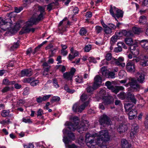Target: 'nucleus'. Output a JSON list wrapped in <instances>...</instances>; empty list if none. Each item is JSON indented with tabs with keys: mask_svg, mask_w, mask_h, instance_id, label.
Wrapping results in <instances>:
<instances>
[{
	"mask_svg": "<svg viewBox=\"0 0 148 148\" xmlns=\"http://www.w3.org/2000/svg\"><path fill=\"white\" fill-rule=\"evenodd\" d=\"M110 137L107 130H102L100 131L99 134H93V143L98 144L103 143L109 141Z\"/></svg>",
	"mask_w": 148,
	"mask_h": 148,
	"instance_id": "nucleus-1",
	"label": "nucleus"
},
{
	"mask_svg": "<svg viewBox=\"0 0 148 148\" xmlns=\"http://www.w3.org/2000/svg\"><path fill=\"white\" fill-rule=\"evenodd\" d=\"M66 124L68 126V128L71 131H74L77 129V131L81 133H83V131H86L89 127V125L86 123L85 124L84 123H81L80 125L77 126V125L75 126L74 125H71L72 124L71 122H67Z\"/></svg>",
	"mask_w": 148,
	"mask_h": 148,
	"instance_id": "nucleus-2",
	"label": "nucleus"
},
{
	"mask_svg": "<svg viewBox=\"0 0 148 148\" xmlns=\"http://www.w3.org/2000/svg\"><path fill=\"white\" fill-rule=\"evenodd\" d=\"M12 23L10 18L3 20L0 18V31L1 32L10 30Z\"/></svg>",
	"mask_w": 148,
	"mask_h": 148,
	"instance_id": "nucleus-3",
	"label": "nucleus"
},
{
	"mask_svg": "<svg viewBox=\"0 0 148 148\" xmlns=\"http://www.w3.org/2000/svg\"><path fill=\"white\" fill-rule=\"evenodd\" d=\"M129 81L127 84L124 85L127 87L128 85L130 86L131 89L133 91H139L140 85L137 84V82L134 78L130 77L128 79Z\"/></svg>",
	"mask_w": 148,
	"mask_h": 148,
	"instance_id": "nucleus-4",
	"label": "nucleus"
},
{
	"mask_svg": "<svg viewBox=\"0 0 148 148\" xmlns=\"http://www.w3.org/2000/svg\"><path fill=\"white\" fill-rule=\"evenodd\" d=\"M70 23L67 20V18H65L59 23L58 25V30L60 32L62 33L66 31L67 25H70Z\"/></svg>",
	"mask_w": 148,
	"mask_h": 148,
	"instance_id": "nucleus-5",
	"label": "nucleus"
},
{
	"mask_svg": "<svg viewBox=\"0 0 148 148\" xmlns=\"http://www.w3.org/2000/svg\"><path fill=\"white\" fill-rule=\"evenodd\" d=\"M45 14L40 13L37 18H31L27 21V24L30 25L36 24L43 19L44 16Z\"/></svg>",
	"mask_w": 148,
	"mask_h": 148,
	"instance_id": "nucleus-6",
	"label": "nucleus"
},
{
	"mask_svg": "<svg viewBox=\"0 0 148 148\" xmlns=\"http://www.w3.org/2000/svg\"><path fill=\"white\" fill-rule=\"evenodd\" d=\"M88 104L89 102L88 101L85 102L83 104L81 105L80 106H79L77 103H75L73 107V110L75 112H81L84 109L85 107Z\"/></svg>",
	"mask_w": 148,
	"mask_h": 148,
	"instance_id": "nucleus-7",
	"label": "nucleus"
},
{
	"mask_svg": "<svg viewBox=\"0 0 148 148\" xmlns=\"http://www.w3.org/2000/svg\"><path fill=\"white\" fill-rule=\"evenodd\" d=\"M99 123L101 125L105 126L109 125L112 124L111 120L106 115L103 114L99 119Z\"/></svg>",
	"mask_w": 148,
	"mask_h": 148,
	"instance_id": "nucleus-8",
	"label": "nucleus"
},
{
	"mask_svg": "<svg viewBox=\"0 0 148 148\" xmlns=\"http://www.w3.org/2000/svg\"><path fill=\"white\" fill-rule=\"evenodd\" d=\"M124 58L122 57H119L118 59L112 58L111 60V63H115L116 65L122 67H125V64L123 63Z\"/></svg>",
	"mask_w": 148,
	"mask_h": 148,
	"instance_id": "nucleus-9",
	"label": "nucleus"
},
{
	"mask_svg": "<svg viewBox=\"0 0 148 148\" xmlns=\"http://www.w3.org/2000/svg\"><path fill=\"white\" fill-rule=\"evenodd\" d=\"M75 139V136L74 134L70 132L68 134L67 136L63 137V140L66 145H68L72 140H74Z\"/></svg>",
	"mask_w": 148,
	"mask_h": 148,
	"instance_id": "nucleus-10",
	"label": "nucleus"
},
{
	"mask_svg": "<svg viewBox=\"0 0 148 148\" xmlns=\"http://www.w3.org/2000/svg\"><path fill=\"white\" fill-rule=\"evenodd\" d=\"M94 82L93 84V90L98 88L101 84L102 82L101 77L99 75L96 76L94 79Z\"/></svg>",
	"mask_w": 148,
	"mask_h": 148,
	"instance_id": "nucleus-11",
	"label": "nucleus"
},
{
	"mask_svg": "<svg viewBox=\"0 0 148 148\" xmlns=\"http://www.w3.org/2000/svg\"><path fill=\"white\" fill-rule=\"evenodd\" d=\"M127 71L130 73H134L135 70V65L132 61H129L127 62L126 66Z\"/></svg>",
	"mask_w": 148,
	"mask_h": 148,
	"instance_id": "nucleus-12",
	"label": "nucleus"
},
{
	"mask_svg": "<svg viewBox=\"0 0 148 148\" xmlns=\"http://www.w3.org/2000/svg\"><path fill=\"white\" fill-rule=\"evenodd\" d=\"M75 71V69L74 68H72L70 72H66L63 74L64 78L68 80H71Z\"/></svg>",
	"mask_w": 148,
	"mask_h": 148,
	"instance_id": "nucleus-13",
	"label": "nucleus"
},
{
	"mask_svg": "<svg viewBox=\"0 0 148 148\" xmlns=\"http://www.w3.org/2000/svg\"><path fill=\"white\" fill-rule=\"evenodd\" d=\"M85 142L87 145L91 148L92 146V135L89 134H87L86 136Z\"/></svg>",
	"mask_w": 148,
	"mask_h": 148,
	"instance_id": "nucleus-14",
	"label": "nucleus"
},
{
	"mask_svg": "<svg viewBox=\"0 0 148 148\" xmlns=\"http://www.w3.org/2000/svg\"><path fill=\"white\" fill-rule=\"evenodd\" d=\"M33 74V71L31 69H26L22 70L21 71V77H30Z\"/></svg>",
	"mask_w": 148,
	"mask_h": 148,
	"instance_id": "nucleus-15",
	"label": "nucleus"
},
{
	"mask_svg": "<svg viewBox=\"0 0 148 148\" xmlns=\"http://www.w3.org/2000/svg\"><path fill=\"white\" fill-rule=\"evenodd\" d=\"M51 95L44 96L43 97L40 96L36 98V101L38 103H41L43 101H45L48 99L51 96Z\"/></svg>",
	"mask_w": 148,
	"mask_h": 148,
	"instance_id": "nucleus-16",
	"label": "nucleus"
},
{
	"mask_svg": "<svg viewBox=\"0 0 148 148\" xmlns=\"http://www.w3.org/2000/svg\"><path fill=\"white\" fill-rule=\"evenodd\" d=\"M113 98L110 97H104L102 98L103 103L105 105L112 103Z\"/></svg>",
	"mask_w": 148,
	"mask_h": 148,
	"instance_id": "nucleus-17",
	"label": "nucleus"
},
{
	"mask_svg": "<svg viewBox=\"0 0 148 148\" xmlns=\"http://www.w3.org/2000/svg\"><path fill=\"white\" fill-rule=\"evenodd\" d=\"M137 112L135 109H133L130 110L128 114L129 119L132 120L136 118L137 116Z\"/></svg>",
	"mask_w": 148,
	"mask_h": 148,
	"instance_id": "nucleus-18",
	"label": "nucleus"
},
{
	"mask_svg": "<svg viewBox=\"0 0 148 148\" xmlns=\"http://www.w3.org/2000/svg\"><path fill=\"white\" fill-rule=\"evenodd\" d=\"M139 127L137 125L132 126L131 130L130 136H132L136 135L138 132Z\"/></svg>",
	"mask_w": 148,
	"mask_h": 148,
	"instance_id": "nucleus-19",
	"label": "nucleus"
},
{
	"mask_svg": "<svg viewBox=\"0 0 148 148\" xmlns=\"http://www.w3.org/2000/svg\"><path fill=\"white\" fill-rule=\"evenodd\" d=\"M27 21L26 22V26L23 27L21 30L20 31V34H22L24 33H28L30 32V28L29 27V26H32V25H29L27 24Z\"/></svg>",
	"mask_w": 148,
	"mask_h": 148,
	"instance_id": "nucleus-20",
	"label": "nucleus"
},
{
	"mask_svg": "<svg viewBox=\"0 0 148 148\" xmlns=\"http://www.w3.org/2000/svg\"><path fill=\"white\" fill-rule=\"evenodd\" d=\"M121 144L123 148H130L131 144L128 143L127 141L125 139H123L121 140Z\"/></svg>",
	"mask_w": 148,
	"mask_h": 148,
	"instance_id": "nucleus-21",
	"label": "nucleus"
},
{
	"mask_svg": "<svg viewBox=\"0 0 148 148\" xmlns=\"http://www.w3.org/2000/svg\"><path fill=\"white\" fill-rule=\"evenodd\" d=\"M127 130V127L125 125L121 124L117 128L118 131L120 133L125 132Z\"/></svg>",
	"mask_w": 148,
	"mask_h": 148,
	"instance_id": "nucleus-22",
	"label": "nucleus"
},
{
	"mask_svg": "<svg viewBox=\"0 0 148 148\" xmlns=\"http://www.w3.org/2000/svg\"><path fill=\"white\" fill-rule=\"evenodd\" d=\"M115 16L113 17L115 18L116 20L118 21L116 18V17L117 18H119L122 17L123 16V12L122 11L118 9L115 13Z\"/></svg>",
	"mask_w": 148,
	"mask_h": 148,
	"instance_id": "nucleus-23",
	"label": "nucleus"
},
{
	"mask_svg": "<svg viewBox=\"0 0 148 148\" xmlns=\"http://www.w3.org/2000/svg\"><path fill=\"white\" fill-rule=\"evenodd\" d=\"M141 46L146 50L148 49V41L147 40H143L140 42Z\"/></svg>",
	"mask_w": 148,
	"mask_h": 148,
	"instance_id": "nucleus-24",
	"label": "nucleus"
},
{
	"mask_svg": "<svg viewBox=\"0 0 148 148\" xmlns=\"http://www.w3.org/2000/svg\"><path fill=\"white\" fill-rule=\"evenodd\" d=\"M15 83L14 81H10L7 78H5L3 79L2 82V84L6 85H10L14 84Z\"/></svg>",
	"mask_w": 148,
	"mask_h": 148,
	"instance_id": "nucleus-25",
	"label": "nucleus"
},
{
	"mask_svg": "<svg viewBox=\"0 0 148 148\" xmlns=\"http://www.w3.org/2000/svg\"><path fill=\"white\" fill-rule=\"evenodd\" d=\"M118 9V8H116L115 6H113L112 5H110V13L112 16H115V13Z\"/></svg>",
	"mask_w": 148,
	"mask_h": 148,
	"instance_id": "nucleus-26",
	"label": "nucleus"
},
{
	"mask_svg": "<svg viewBox=\"0 0 148 148\" xmlns=\"http://www.w3.org/2000/svg\"><path fill=\"white\" fill-rule=\"evenodd\" d=\"M119 39V38L115 34L111 38L110 41V43L111 45H113L117 42V40Z\"/></svg>",
	"mask_w": 148,
	"mask_h": 148,
	"instance_id": "nucleus-27",
	"label": "nucleus"
},
{
	"mask_svg": "<svg viewBox=\"0 0 148 148\" xmlns=\"http://www.w3.org/2000/svg\"><path fill=\"white\" fill-rule=\"evenodd\" d=\"M133 106L132 104L128 103H125L124 105V108L126 111H128L132 108Z\"/></svg>",
	"mask_w": 148,
	"mask_h": 148,
	"instance_id": "nucleus-28",
	"label": "nucleus"
},
{
	"mask_svg": "<svg viewBox=\"0 0 148 148\" xmlns=\"http://www.w3.org/2000/svg\"><path fill=\"white\" fill-rule=\"evenodd\" d=\"M138 77H137V80L139 83H143L144 80V75L142 73L138 74Z\"/></svg>",
	"mask_w": 148,
	"mask_h": 148,
	"instance_id": "nucleus-29",
	"label": "nucleus"
},
{
	"mask_svg": "<svg viewBox=\"0 0 148 148\" xmlns=\"http://www.w3.org/2000/svg\"><path fill=\"white\" fill-rule=\"evenodd\" d=\"M123 36H127L132 37L133 34L131 32H127L125 30H122L121 31Z\"/></svg>",
	"mask_w": 148,
	"mask_h": 148,
	"instance_id": "nucleus-30",
	"label": "nucleus"
},
{
	"mask_svg": "<svg viewBox=\"0 0 148 148\" xmlns=\"http://www.w3.org/2000/svg\"><path fill=\"white\" fill-rule=\"evenodd\" d=\"M125 43L129 46L132 45L133 43V41L132 39L130 38H126L125 39Z\"/></svg>",
	"mask_w": 148,
	"mask_h": 148,
	"instance_id": "nucleus-31",
	"label": "nucleus"
},
{
	"mask_svg": "<svg viewBox=\"0 0 148 148\" xmlns=\"http://www.w3.org/2000/svg\"><path fill=\"white\" fill-rule=\"evenodd\" d=\"M55 3L53 2L47 5V9L48 11H50L55 8Z\"/></svg>",
	"mask_w": 148,
	"mask_h": 148,
	"instance_id": "nucleus-32",
	"label": "nucleus"
},
{
	"mask_svg": "<svg viewBox=\"0 0 148 148\" xmlns=\"http://www.w3.org/2000/svg\"><path fill=\"white\" fill-rule=\"evenodd\" d=\"M46 6L45 5L44 6H38V10L40 12V13L46 14L45 10Z\"/></svg>",
	"mask_w": 148,
	"mask_h": 148,
	"instance_id": "nucleus-33",
	"label": "nucleus"
},
{
	"mask_svg": "<svg viewBox=\"0 0 148 148\" xmlns=\"http://www.w3.org/2000/svg\"><path fill=\"white\" fill-rule=\"evenodd\" d=\"M64 89L68 92L70 93H73L75 92L74 90L70 89L67 85H65L64 87Z\"/></svg>",
	"mask_w": 148,
	"mask_h": 148,
	"instance_id": "nucleus-34",
	"label": "nucleus"
},
{
	"mask_svg": "<svg viewBox=\"0 0 148 148\" xmlns=\"http://www.w3.org/2000/svg\"><path fill=\"white\" fill-rule=\"evenodd\" d=\"M64 89L68 92L70 93H73L75 92L74 90L70 89L67 85H65L64 87Z\"/></svg>",
	"mask_w": 148,
	"mask_h": 148,
	"instance_id": "nucleus-35",
	"label": "nucleus"
},
{
	"mask_svg": "<svg viewBox=\"0 0 148 148\" xmlns=\"http://www.w3.org/2000/svg\"><path fill=\"white\" fill-rule=\"evenodd\" d=\"M9 110H4L1 112V114L2 116L5 117L9 115Z\"/></svg>",
	"mask_w": 148,
	"mask_h": 148,
	"instance_id": "nucleus-36",
	"label": "nucleus"
},
{
	"mask_svg": "<svg viewBox=\"0 0 148 148\" xmlns=\"http://www.w3.org/2000/svg\"><path fill=\"white\" fill-rule=\"evenodd\" d=\"M132 31L135 34H138L142 31L141 29L137 27L133 28Z\"/></svg>",
	"mask_w": 148,
	"mask_h": 148,
	"instance_id": "nucleus-37",
	"label": "nucleus"
},
{
	"mask_svg": "<svg viewBox=\"0 0 148 148\" xmlns=\"http://www.w3.org/2000/svg\"><path fill=\"white\" fill-rule=\"evenodd\" d=\"M147 19L146 17L144 16H141L139 19V22L140 23H144L146 22Z\"/></svg>",
	"mask_w": 148,
	"mask_h": 148,
	"instance_id": "nucleus-38",
	"label": "nucleus"
},
{
	"mask_svg": "<svg viewBox=\"0 0 148 148\" xmlns=\"http://www.w3.org/2000/svg\"><path fill=\"white\" fill-rule=\"evenodd\" d=\"M60 98L58 96H53L51 99V102L53 103L54 102H57L60 101Z\"/></svg>",
	"mask_w": 148,
	"mask_h": 148,
	"instance_id": "nucleus-39",
	"label": "nucleus"
},
{
	"mask_svg": "<svg viewBox=\"0 0 148 148\" xmlns=\"http://www.w3.org/2000/svg\"><path fill=\"white\" fill-rule=\"evenodd\" d=\"M80 98L82 101H84L88 98V96L85 93H84L81 96Z\"/></svg>",
	"mask_w": 148,
	"mask_h": 148,
	"instance_id": "nucleus-40",
	"label": "nucleus"
},
{
	"mask_svg": "<svg viewBox=\"0 0 148 148\" xmlns=\"http://www.w3.org/2000/svg\"><path fill=\"white\" fill-rule=\"evenodd\" d=\"M115 75V73L114 72H109L107 74L108 77L109 78H114Z\"/></svg>",
	"mask_w": 148,
	"mask_h": 148,
	"instance_id": "nucleus-41",
	"label": "nucleus"
},
{
	"mask_svg": "<svg viewBox=\"0 0 148 148\" xmlns=\"http://www.w3.org/2000/svg\"><path fill=\"white\" fill-rule=\"evenodd\" d=\"M33 80V79L32 77L26 78L23 79V82L24 83H30V82Z\"/></svg>",
	"mask_w": 148,
	"mask_h": 148,
	"instance_id": "nucleus-42",
	"label": "nucleus"
},
{
	"mask_svg": "<svg viewBox=\"0 0 148 148\" xmlns=\"http://www.w3.org/2000/svg\"><path fill=\"white\" fill-rule=\"evenodd\" d=\"M104 32L106 34H111L112 32V30L108 26L104 28Z\"/></svg>",
	"mask_w": 148,
	"mask_h": 148,
	"instance_id": "nucleus-43",
	"label": "nucleus"
},
{
	"mask_svg": "<svg viewBox=\"0 0 148 148\" xmlns=\"http://www.w3.org/2000/svg\"><path fill=\"white\" fill-rule=\"evenodd\" d=\"M11 88L10 87L6 86L4 87L1 90L2 92L4 93L10 91Z\"/></svg>",
	"mask_w": 148,
	"mask_h": 148,
	"instance_id": "nucleus-44",
	"label": "nucleus"
},
{
	"mask_svg": "<svg viewBox=\"0 0 148 148\" xmlns=\"http://www.w3.org/2000/svg\"><path fill=\"white\" fill-rule=\"evenodd\" d=\"M87 32L86 29L84 28H82L79 32V33L80 35L83 36L85 35Z\"/></svg>",
	"mask_w": 148,
	"mask_h": 148,
	"instance_id": "nucleus-45",
	"label": "nucleus"
},
{
	"mask_svg": "<svg viewBox=\"0 0 148 148\" xmlns=\"http://www.w3.org/2000/svg\"><path fill=\"white\" fill-rule=\"evenodd\" d=\"M86 90L88 93H91L92 91V85L91 84L90 85H88L86 88Z\"/></svg>",
	"mask_w": 148,
	"mask_h": 148,
	"instance_id": "nucleus-46",
	"label": "nucleus"
},
{
	"mask_svg": "<svg viewBox=\"0 0 148 148\" xmlns=\"http://www.w3.org/2000/svg\"><path fill=\"white\" fill-rule=\"evenodd\" d=\"M50 68V66L44 67V71L43 73V75H46L48 74L47 73L49 71Z\"/></svg>",
	"mask_w": 148,
	"mask_h": 148,
	"instance_id": "nucleus-47",
	"label": "nucleus"
},
{
	"mask_svg": "<svg viewBox=\"0 0 148 148\" xmlns=\"http://www.w3.org/2000/svg\"><path fill=\"white\" fill-rule=\"evenodd\" d=\"M118 47L117 48H116L114 49V51L115 52L118 53L121 51H122V48L120 45H118V43H117Z\"/></svg>",
	"mask_w": 148,
	"mask_h": 148,
	"instance_id": "nucleus-48",
	"label": "nucleus"
},
{
	"mask_svg": "<svg viewBox=\"0 0 148 148\" xmlns=\"http://www.w3.org/2000/svg\"><path fill=\"white\" fill-rule=\"evenodd\" d=\"M126 72L122 70L119 73V75L120 78H122L123 76L125 74Z\"/></svg>",
	"mask_w": 148,
	"mask_h": 148,
	"instance_id": "nucleus-49",
	"label": "nucleus"
},
{
	"mask_svg": "<svg viewBox=\"0 0 148 148\" xmlns=\"http://www.w3.org/2000/svg\"><path fill=\"white\" fill-rule=\"evenodd\" d=\"M118 97L121 99H124L125 97V93L124 92H121L118 95Z\"/></svg>",
	"mask_w": 148,
	"mask_h": 148,
	"instance_id": "nucleus-50",
	"label": "nucleus"
},
{
	"mask_svg": "<svg viewBox=\"0 0 148 148\" xmlns=\"http://www.w3.org/2000/svg\"><path fill=\"white\" fill-rule=\"evenodd\" d=\"M110 90H111L112 92L116 94L119 92L117 86H116L115 87H114L113 86Z\"/></svg>",
	"mask_w": 148,
	"mask_h": 148,
	"instance_id": "nucleus-51",
	"label": "nucleus"
},
{
	"mask_svg": "<svg viewBox=\"0 0 148 148\" xmlns=\"http://www.w3.org/2000/svg\"><path fill=\"white\" fill-rule=\"evenodd\" d=\"M39 83V81L38 80H32L30 82V85L32 86H35Z\"/></svg>",
	"mask_w": 148,
	"mask_h": 148,
	"instance_id": "nucleus-52",
	"label": "nucleus"
},
{
	"mask_svg": "<svg viewBox=\"0 0 148 148\" xmlns=\"http://www.w3.org/2000/svg\"><path fill=\"white\" fill-rule=\"evenodd\" d=\"M92 45H86L84 48V50L86 52H89L91 49Z\"/></svg>",
	"mask_w": 148,
	"mask_h": 148,
	"instance_id": "nucleus-53",
	"label": "nucleus"
},
{
	"mask_svg": "<svg viewBox=\"0 0 148 148\" xmlns=\"http://www.w3.org/2000/svg\"><path fill=\"white\" fill-rule=\"evenodd\" d=\"M107 69V68L105 66H103L101 68V73L103 75H106Z\"/></svg>",
	"mask_w": 148,
	"mask_h": 148,
	"instance_id": "nucleus-54",
	"label": "nucleus"
},
{
	"mask_svg": "<svg viewBox=\"0 0 148 148\" xmlns=\"http://www.w3.org/2000/svg\"><path fill=\"white\" fill-rule=\"evenodd\" d=\"M139 53V50L138 49V48H136V49H135V50L133 51H132V53L134 55L136 56H138Z\"/></svg>",
	"mask_w": 148,
	"mask_h": 148,
	"instance_id": "nucleus-55",
	"label": "nucleus"
},
{
	"mask_svg": "<svg viewBox=\"0 0 148 148\" xmlns=\"http://www.w3.org/2000/svg\"><path fill=\"white\" fill-rule=\"evenodd\" d=\"M25 103V101L24 100L20 99L17 101V104L19 106H21Z\"/></svg>",
	"mask_w": 148,
	"mask_h": 148,
	"instance_id": "nucleus-56",
	"label": "nucleus"
},
{
	"mask_svg": "<svg viewBox=\"0 0 148 148\" xmlns=\"http://www.w3.org/2000/svg\"><path fill=\"white\" fill-rule=\"evenodd\" d=\"M106 94V91L104 90L101 89L99 92V94L100 96H102V98L103 97H105V95Z\"/></svg>",
	"mask_w": 148,
	"mask_h": 148,
	"instance_id": "nucleus-57",
	"label": "nucleus"
},
{
	"mask_svg": "<svg viewBox=\"0 0 148 148\" xmlns=\"http://www.w3.org/2000/svg\"><path fill=\"white\" fill-rule=\"evenodd\" d=\"M108 27L112 30L115 29L116 28V26L112 23L109 24Z\"/></svg>",
	"mask_w": 148,
	"mask_h": 148,
	"instance_id": "nucleus-58",
	"label": "nucleus"
},
{
	"mask_svg": "<svg viewBox=\"0 0 148 148\" xmlns=\"http://www.w3.org/2000/svg\"><path fill=\"white\" fill-rule=\"evenodd\" d=\"M105 85L109 89H110L113 87V86L112 85L111 82L109 81L106 82L105 83Z\"/></svg>",
	"mask_w": 148,
	"mask_h": 148,
	"instance_id": "nucleus-59",
	"label": "nucleus"
},
{
	"mask_svg": "<svg viewBox=\"0 0 148 148\" xmlns=\"http://www.w3.org/2000/svg\"><path fill=\"white\" fill-rule=\"evenodd\" d=\"M75 80L76 82L80 83L83 82V78L81 76H78Z\"/></svg>",
	"mask_w": 148,
	"mask_h": 148,
	"instance_id": "nucleus-60",
	"label": "nucleus"
},
{
	"mask_svg": "<svg viewBox=\"0 0 148 148\" xmlns=\"http://www.w3.org/2000/svg\"><path fill=\"white\" fill-rule=\"evenodd\" d=\"M96 31L97 33H99L103 29L102 28L99 26H97L95 27Z\"/></svg>",
	"mask_w": 148,
	"mask_h": 148,
	"instance_id": "nucleus-61",
	"label": "nucleus"
},
{
	"mask_svg": "<svg viewBox=\"0 0 148 148\" xmlns=\"http://www.w3.org/2000/svg\"><path fill=\"white\" fill-rule=\"evenodd\" d=\"M57 49V48H52L51 49L50 51L51 52V54L49 56V57L53 56V55L56 52Z\"/></svg>",
	"mask_w": 148,
	"mask_h": 148,
	"instance_id": "nucleus-62",
	"label": "nucleus"
},
{
	"mask_svg": "<svg viewBox=\"0 0 148 148\" xmlns=\"http://www.w3.org/2000/svg\"><path fill=\"white\" fill-rule=\"evenodd\" d=\"M112 54L110 53H108L107 54L106 56V59L108 61L112 59Z\"/></svg>",
	"mask_w": 148,
	"mask_h": 148,
	"instance_id": "nucleus-63",
	"label": "nucleus"
},
{
	"mask_svg": "<svg viewBox=\"0 0 148 148\" xmlns=\"http://www.w3.org/2000/svg\"><path fill=\"white\" fill-rule=\"evenodd\" d=\"M29 88L28 87L25 88L24 90V91L23 93L24 95H27L29 94Z\"/></svg>",
	"mask_w": 148,
	"mask_h": 148,
	"instance_id": "nucleus-64",
	"label": "nucleus"
}]
</instances>
